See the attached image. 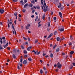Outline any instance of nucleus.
Wrapping results in <instances>:
<instances>
[{"instance_id": "nucleus-58", "label": "nucleus", "mask_w": 75, "mask_h": 75, "mask_svg": "<svg viewBox=\"0 0 75 75\" xmlns=\"http://www.w3.org/2000/svg\"><path fill=\"white\" fill-rule=\"evenodd\" d=\"M43 69L44 70H45V69H46V68L44 67H43Z\"/></svg>"}, {"instance_id": "nucleus-36", "label": "nucleus", "mask_w": 75, "mask_h": 75, "mask_svg": "<svg viewBox=\"0 0 75 75\" xmlns=\"http://www.w3.org/2000/svg\"><path fill=\"white\" fill-rule=\"evenodd\" d=\"M72 43H71V42H70L69 43V45H72Z\"/></svg>"}, {"instance_id": "nucleus-15", "label": "nucleus", "mask_w": 75, "mask_h": 75, "mask_svg": "<svg viewBox=\"0 0 75 75\" xmlns=\"http://www.w3.org/2000/svg\"><path fill=\"white\" fill-rule=\"evenodd\" d=\"M59 37H58L57 38V41H59Z\"/></svg>"}, {"instance_id": "nucleus-31", "label": "nucleus", "mask_w": 75, "mask_h": 75, "mask_svg": "<svg viewBox=\"0 0 75 75\" xmlns=\"http://www.w3.org/2000/svg\"><path fill=\"white\" fill-rule=\"evenodd\" d=\"M18 0H12V1H13V2H17V1Z\"/></svg>"}, {"instance_id": "nucleus-2", "label": "nucleus", "mask_w": 75, "mask_h": 75, "mask_svg": "<svg viewBox=\"0 0 75 75\" xmlns=\"http://www.w3.org/2000/svg\"><path fill=\"white\" fill-rule=\"evenodd\" d=\"M59 28L60 29H58L59 31H64V26H59Z\"/></svg>"}, {"instance_id": "nucleus-46", "label": "nucleus", "mask_w": 75, "mask_h": 75, "mask_svg": "<svg viewBox=\"0 0 75 75\" xmlns=\"http://www.w3.org/2000/svg\"><path fill=\"white\" fill-rule=\"evenodd\" d=\"M70 38H71V40H73V38H72V35H71L70 36Z\"/></svg>"}, {"instance_id": "nucleus-25", "label": "nucleus", "mask_w": 75, "mask_h": 75, "mask_svg": "<svg viewBox=\"0 0 75 75\" xmlns=\"http://www.w3.org/2000/svg\"><path fill=\"white\" fill-rule=\"evenodd\" d=\"M57 31H55L54 32V35H56V34H57Z\"/></svg>"}, {"instance_id": "nucleus-3", "label": "nucleus", "mask_w": 75, "mask_h": 75, "mask_svg": "<svg viewBox=\"0 0 75 75\" xmlns=\"http://www.w3.org/2000/svg\"><path fill=\"white\" fill-rule=\"evenodd\" d=\"M62 67V65L60 64V63L59 62H58L57 63V67L60 69V68H61V67Z\"/></svg>"}, {"instance_id": "nucleus-33", "label": "nucleus", "mask_w": 75, "mask_h": 75, "mask_svg": "<svg viewBox=\"0 0 75 75\" xmlns=\"http://www.w3.org/2000/svg\"><path fill=\"white\" fill-rule=\"evenodd\" d=\"M37 20H38V16H36V18L35 19V21H37Z\"/></svg>"}, {"instance_id": "nucleus-49", "label": "nucleus", "mask_w": 75, "mask_h": 75, "mask_svg": "<svg viewBox=\"0 0 75 75\" xmlns=\"http://www.w3.org/2000/svg\"><path fill=\"white\" fill-rule=\"evenodd\" d=\"M72 64H73V65H74V66H75V63H72Z\"/></svg>"}, {"instance_id": "nucleus-30", "label": "nucleus", "mask_w": 75, "mask_h": 75, "mask_svg": "<svg viewBox=\"0 0 75 75\" xmlns=\"http://www.w3.org/2000/svg\"><path fill=\"white\" fill-rule=\"evenodd\" d=\"M32 52H34L35 54L36 55V52H35V50H33L32 51Z\"/></svg>"}, {"instance_id": "nucleus-24", "label": "nucleus", "mask_w": 75, "mask_h": 75, "mask_svg": "<svg viewBox=\"0 0 75 75\" xmlns=\"http://www.w3.org/2000/svg\"><path fill=\"white\" fill-rule=\"evenodd\" d=\"M17 13L16 12L14 14V16H16V17H17Z\"/></svg>"}, {"instance_id": "nucleus-60", "label": "nucleus", "mask_w": 75, "mask_h": 75, "mask_svg": "<svg viewBox=\"0 0 75 75\" xmlns=\"http://www.w3.org/2000/svg\"><path fill=\"white\" fill-rule=\"evenodd\" d=\"M47 73H48V71H46L45 72V74H47Z\"/></svg>"}, {"instance_id": "nucleus-21", "label": "nucleus", "mask_w": 75, "mask_h": 75, "mask_svg": "<svg viewBox=\"0 0 75 75\" xmlns=\"http://www.w3.org/2000/svg\"><path fill=\"white\" fill-rule=\"evenodd\" d=\"M50 57H51V58L53 57V54H50Z\"/></svg>"}, {"instance_id": "nucleus-27", "label": "nucleus", "mask_w": 75, "mask_h": 75, "mask_svg": "<svg viewBox=\"0 0 75 75\" xmlns=\"http://www.w3.org/2000/svg\"><path fill=\"white\" fill-rule=\"evenodd\" d=\"M40 74H42V73H43V71H42V70L41 69L40 70Z\"/></svg>"}, {"instance_id": "nucleus-62", "label": "nucleus", "mask_w": 75, "mask_h": 75, "mask_svg": "<svg viewBox=\"0 0 75 75\" xmlns=\"http://www.w3.org/2000/svg\"><path fill=\"white\" fill-rule=\"evenodd\" d=\"M56 72H58V69H57L56 70Z\"/></svg>"}, {"instance_id": "nucleus-13", "label": "nucleus", "mask_w": 75, "mask_h": 75, "mask_svg": "<svg viewBox=\"0 0 75 75\" xmlns=\"http://www.w3.org/2000/svg\"><path fill=\"white\" fill-rule=\"evenodd\" d=\"M36 8H37V9H38H38H40V6H36Z\"/></svg>"}, {"instance_id": "nucleus-61", "label": "nucleus", "mask_w": 75, "mask_h": 75, "mask_svg": "<svg viewBox=\"0 0 75 75\" xmlns=\"http://www.w3.org/2000/svg\"><path fill=\"white\" fill-rule=\"evenodd\" d=\"M7 49L8 50H10V47H7Z\"/></svg>"}, {"instance_id": "nucleus-22", "label": "nucleus", "mask_w": 75, "mask_h": 75, "mask_svg": "<svg viewBox=\"0 0 75 75\" xmlns=\"http://www.w3.org/2000/svg\"><path fill=\"white\" fill-rule=\"evenodd\" d=\"M59 51V48H58L57 49L56 52H58V51Z\"/></svg>"}, {"instance_id": "nucleus-12", "label": "nucleus", "mask_w": 75, "mask_h": 75, "mask_svg": "<svg viewBox=\"0 0 75 75\" xmlns=\"http://www.w3.org/2000/svg\"><path fill=\"white\" fill-rule=\"evenodd\" d=\"M52 36V34L51 33V34L47 38H50V37H51V36Z\"/></svg>"}, {"instance_id": "nucleus-54", "label": "nucleus", "mask_w": 75, "mask_h": 75, "mask_svg": "<svg viewBox=\"0 0 75 75\" xmlns=\"http://www.w3.org/2000/svg\"><path fill=\"white\" fill-rule=\"evenodd\" d=\"M34 15H32V16H31V17H32V18H34Z\"/></svg>"}, {"instance_id": "nucleus-6", "label": "nucleus", "mask_w": 75, "mask_h": 75, "mask_svg": "<svg viewBox=\"0 0 75 75\" xmlns=\"http://www.w3.org/2000/svg\"><path fill=\"white\" fill-rule=\"evenodd\" d=\"M4 11L3 9H1L0 10V13H1V14H3L4 13Z\"/></svg>"}, {"instance_id": "nucleus-48", "label": "nucleus", "mask_w": 75, "mask_h": 75, "mask_svg": "<svg viewBox=\"0 0 75 75\" xmlns=\"http://www.w3.org/2000/svg\"><path fill=\"white\" fill-rule=\"evenodd\" d=\"M5 37H3L2 40H5Z\"/></svg>"}, {"instance_id": "nucleus-52", "label": "nucleus", "mask_w": 75, "mask_h": 75, "mask_svg": "<svg viewBox=\"0 0 75 75\" xmlns=\"http://www.w3.org/2000/svg\"><path fill=\"white\" fill-rule=\"evenodd\" d=\"M27 0H25L24 1L25 3H27Z\"/></svg>"}, {"instance_id": "nucleus-14", "label": "nucleus", "mask_w": 75, "mask_h": 75, "mask_svg": "<svg viewBox=\"0 0 75 75\" xmlns=\"http://www.w3.org/2000/svg\"><path fill=\"white\" fill-rule=\"evenodd\" d=\"M40 54V53L38 52V51H36V54L37 55H39Z\"/></svg>"}, {"instance_id": "nucleus-5", "label": "nucleus", "mask_w": 75, "mask_h": 75, "mask_svg": "<svg viewBox=\"0 0 75 75\" xmlns=\"http://www.w3.org/2000/svg\"><path fill=\"white\" fill-rule=\"evenodd\" d=\"M12 28L14 30L15 35H16V30H15V29H14V25H13V24H12Z\"/></svg>"}, {"instance_id": "nucleus-50", "label": "nucleus", "mask_w": 75, "mask_h": 75, "mask_svg": "<svg viewBox=\"0 0 75 75\" xmlns=\"http://www.w3.org/2000/svg\"><path fill=\"white\" fill-rule=\"evenodd\" d=\"M8 28H10V25H9V23H8Z\"/></svg>"}, {"instance_id": "nucleus-29", "label": "nucleus", "mask_w": 75, "mask_h": 75, "mask_svg": "<svg viewBox=\"0 0 75 75\" xmlns=\"http://www.w3.org/2000/svg\"><path fill=\"white\" fill-rule=\"evenodd\" d=\"M33 5L32 4H30L29 5L30 7H33Z\"/></svg>"}, {"instance_id": "nucleus-38", "label": "nucleus", "mask_w": 75, "mask_h": 75, "mask_svg": "<svg viewBox=\"0 0 75 75\" xmlns=\"http://www.w3.org/2000/svg\"><path fill=\"white\" fill-rule=\"evenodd\" d=\"M28 56L27 55H25L24 56V58H27V57Z\"/></svg>"}, {"instance_id": "nucleus-8", "label": "nucleus", "mask_w": 75, "mask_h": 75, "mask_svg": "<svg viewBox=\"0 0 75 75\" xmlns=\"http://www.w3.org/2000/svg\"><path fill=\"white\" fill-rule=\"evenodd\" d=\"M59 15L60 17L61 18H62V13H61V12H59Z\"/></svg>"}, {"instance_id": "nucleus-63", "label": "nucleus", "mask_w": 75, "mask_h": 75, "mask_svg": "<svg viewBox=\"0 0 75 75\" xmlns=\"http://www.w3.org/2000/svg\"><path fill=\"white\" fill-rule=\"evenodd\" d=\"M16 21H14V23H15V24H16Z\"/></svg>"}, {"instance_id": "nucleus-43", "label": "nucleus", "mask_w": 75, "mask_h": 75, "mask_svg": "<svg viewBox=\"0 0 75 75\" xmlns=\"http://www.w3.org/2000/svg\"><path fill=\"white\" fill-rule=\"evenodd\" d=\"M54 20H57V18H56V17H54Z\"/></svg>"}, {"instance_id": "nucleus-57", "label": "nucleus", "mask_w": 75, "mask_h": 75, "mask_svg": "<svg viewBox=\"0 0 75 75\" xmlns=\"http://www.w3.org/2000/svg\"><path fill=\"white\" fill-rule=\"evenodd\" d=\"M35 11V10H34L32 11V13H34Z\"/></svg>"}, {"instance_id": "nucleus-26", "label": "nucleus", "mask_w": 75, "mask_h": 75, "mask_svg": "<svg viewBox=\"0 0 75 75\" xmlns=\"http://www.w3.org/2000/svg\"><path fill=\"white\" fill-rule=\"evenodd\" d=\"M23 52L24 54H27V52L25 50H24Z\"/></svg>"}, {"instance_id": "nucleus-42", "label": "nucleus", "mask_w": 75, "mask_h": 75, "mask_svg": "<svg viewBox=\"0 0 75 75\" xmlns=\"http://www.w3.org/2000/svg\"><path fill=\"white\" fill-rule=\"evenodd\" d=\"M26 10L25 9H23V10L22 11L23 12H25V11Z\"/></svg>"}, {"instance_id": "nucleus-37", "label": "nucleus", "mask_w": 75, "mask_h": 75, "mask_svg": "<svg viewBox=\"0 0 75 75\" xmlns=\"http://www.w3.org/2000/svg\"><path fill=\"white\" fill-rule=\"evenodd\" d=\"M32 3H33V4L35 3V2L34 1H31Z\"/></svg>"}, {"instance_id": "nucleus-7", "label": "nucleus", "mask_w": 75, "mask_h": 75, "mask_svg": "<svg viewBox=\"0 0 75 75\" xmlns=\"http://www.w3.org/2000/svg\"><path fill=\"white\" fill-rule=\"evenodd\" d=\"M8 42H7L6 45L4 46V48H6L7 46H8Z\"/></svg>"}, {"instance_id": "nucleus-23", "label": "nucleus", "mask_w": 75, "mask_h": 75, "mask_svg": "<svg viewBox=\"0 0 75 75\" xmlns=\"http://www.w3.org/2000/svg\"><path fill=\"white\" fill-rule=\"evenodd\" d=\"M21 48L22 49H23H23H24V47L23 46V45H21Z\"/></svg>"}, {"instance_id": "nucleus-20", "label": "nucleus", "mask_w": 75, "mask_h": 75, "mask_svg": "<svg viewBox=\"0 0 75 75\" xmlns=\"http://www.w3.org/2000/svg\"><path fill=\"white\" fill-rule=\"evenodd\" d=\"M23 38L25 40H28V38H25L24 37H23Z\"/></svg>"}, {"instance_id": "nucleus-16", "label": "nucleus", "mask_w": 75, "mask_h": 75, "mask_svg": "<svg viewBox=\"0 0 75 75\" xmlns=\"http://www.w3.org/2000/svg\"><path fill=\"white\" fill-rule=\"evenodd\" d=\"M74 53V52L73 51H72L70 52V54H71V55H72V54H73Z\"/></svg>"}, {"instance_id": "nucleus-17", "label": "nucleus", "mask_w": 75, "mask_h": 75, "mask_svg": "<svg viewBox=\"0 0 75 75\" xmlns=\"http://www.w3.org/2000/svg\"><path fill=\"white\" fill-rule=\"evenodd\" d=\"M27 6H28V4H26L24 6V8H26V7H27Z\"/></svg>"}, {"instance_id": "nucleus-28", "label": "nucleus", "mask_w": 75, "mask_h": 75, "mask_svg": "<svg viewBox=\"0 0 75 75\" xmlns=\"http://www.w3.org/2000/svg\"><path fill=\"white\" fill-rule=\"evenodd\" d=\"M45 55H46V53H43V56H45Z\"/></svg>"}, {"instance_id": "nucleus-34", "label": "nucleus", "mask_w": 75, "mask_h": 75, "mask_svg": "<svg viewBox=\"0 0 75 75\" xmlns=\"http://www.w3.org/2000/svg\"><path fill=\"white\" fill-rule=\"evenodd\" d=\"M57 46V45H54V46H53V49H54V48H55V47H56V46Z\"/></svg>"}, {"instance_id": "nucleus-19", "label": "nucleus", "mask_w": 75, "mask_h": 75, "mask_svg": "<svg viewBox=\"0 0 75 75\" xmlns=\"http://www.w3.org/2000/svg\"><path fill=\"white\" fill-rule=\"evenodd\" d=\"M20 61L21 63H23V58H21L20 60Z\"/></svg>"}, {"instance_id": "nucleus-51", "label": "nucleus", "mask_w": 75, "mask_h": 75, "mask_svg": "<svg viewBox=\"0 0 75 75\" xmlns=\"http://www.w3.org/2000/svg\"><path fill=\"white\" fill-rule=\"evenodd\" d=\"M17 68L18 69H20V67H19V66H18Z\"/></svg>"}, {"instance_id": "nucleus-32", "label": "nucleus", "mask_w": 75, "mask_h": 75, "mask_svg": "<svg viewBox=\"0 0 75 75\" xmlns=\"http://www.w3.org/2000/svg\"><path fill=\"white\" fill-rule=\"evenodd\" d=\"M13 57L14 58H16V56H15L14 54H13Z\"/></svg>"}, {"instance_id": "nucleus-39", "label": "nucleus", "mask_w": 75, "mask_h": 75, "mask_svg": "<svg viewBox=\"0 0 75 75\" xmlns=\"http://www.w3.org/2000/svg\"><path fill=\"white\" fill-rule=\"evenodd\" d=\"M48 26L49 27H50V23H48Z\"/></svg>"}, {"instance_id": "nucleus-41", "label": "nucleus", "mask_w": 75, "mask_h": 75, "mask_svg": "<svg viewBox=\"0 0 75 75\" xmlns=\"http://www.w3.org/2000/svg\"><path fill=\"white\" fill-rule=\"evenodd\" d=\"M3 43H4V44H6V40H4L3 41Z\"/></svg>"}, {"instance_id": "nucleus-9", "label": "nucleus", "mask_w": 75, "mask_h": 75, "mask_svg": "<svg viewBox=\"0 0 75 75\" xmlns=\"http://www.w3.org/2000/svg\"><path fill=\"white\" fill-rule=\"evenodd\" d=\"M31 48H32V47H31V46L27 48V50H28V51H30V49H31Z\"/></svg>"}, {"instance_id": "nucleus-47", "label": "nucleus", "mask_w": 75, "mask_h": 75, "mask_svg": "<svg viewBox=\"0 0 75 75\" xmlns=\"http://www.w3.org/2000/svg\"><path fill=\"white\" fill-rule=\"evenodd\" d=\"M65 54V53H62V55H64Z\"/></svg>"}, {"instance_id": "nucleus-40", "label": "nucleus", "mask_w": 75, "mask_h": 75, "mask_svg": "<svg viewBox=\"0 0 75 75\" xmlns=\"http://www.w3.org/2000/svg\"><path fill=\"white\" fill-rule=\"evenodd\" d=\"M20 3H21L22 4L23 3V0H22L21 1H20Z\"/></svg>"}, {"instance_id": "nucleus-56", "label": "nucleus", "mask_w": 75, "mask_h": 75, "mask_svg": "<svg viewBox=\"0 0 75 75\" xmlns=\"http://www.w3.org/2000/svg\"><path fill=\"white\" fill-rule=\"evenodd\" d=\"M48 19L50 21V20H51V19H50V17H49L48 18Z\"/></svg>"}, {"instance_id": "nucleus-64", "label": "nucleus", "mask_w": 75, "mask_h": 75, "mask_svg": "<svg viewBox=\"0 0 75 75\" xmlns=\"http://www.w3.org/2000/svg\"><path fill=\"white\" fill-rule=\"evenodd\" d=\"M28 33H31V31L28 30Z\"/></svg>"}, {"instance_id": "nucleus-35", "label": "nucleus", "mask_w": 75, "mask_h": 75, "mask_svg": "<svg viewBox=\"0 0 75 75\" xmlns=\"http://www.w3.org/2000/svg\"><path fill=\"white\" fill-rule=\"evenodd\" d=\"M38 40H35V43H37V42H38Z\"/></svg>"}, {"instance_id": "nucleus-55", "label": "nucleus", "mask_w": 75, "mask_h": 75, "mask_svg": "<svg viewBox=\"0 0 75 75\" xmlns=\"http://www.w3.org/2000/svg\"><path fill=\"white\" fill-rule=\"evenodd\" d=\"M1 44H3V41H0Z\"/></svg>"}, {"instance_id": "nucleus-11", "label": "nucleus", "mask_w": 75, "mask_h": 75, "mask_svg": "<svg viewBox=\"0 0 75 75\" xmlns=\"http://www.w3.org/2000/svg\"><path fill=\"white\" fill-rule=\"evenodd\" d=\"M27 61L24 60L23 62V64H27Z\"/></svg>"}, {"instance_id": "nucleus-1", "label": "nucleus", "mask_w": 75, "mask_h": 75, "mask_svg": "<svg viewBox=\"0 0 75 75\" xmlns=\"http://www.w3.org/2000/svg\"><path fill=\"white\" fill-rule=\"evenodd\" d=\"M43 0H41V4L43 5V6H42V9H44V11L45 12V11H47V10H48V6H47L46 7V3H45V0L44 1L43 3L44 5L43 4V2H42V1Z\"/></svg>"}, {"instance_id": "nucleus-44", "label": "nucleus", "mask_w": 75, "mask_h": 75, "mask_svg": "<svg viewBox=\"0 0 75 75\" xmlns=\"http://www.w3.org/2000/svg\"><path fill=\"white\" fill-rule=\"evenodd\" d=\"M18 16L19 17H21V14H19Z\"/></svg>"}, {"instance_id": "nucleus-18", "label": "nucleus", "mask_w": 75, "mask_h": 75, "mask_svg": "<svg viewBox=\"0 0 75 75\" xmlns=\"http://www.w3.org/2000/svg\"><path fill=\"white\" fill-rule=\"evenodd\" d=\"M45 15H44L42 16V19L43 20H44V19H45Z\"/></svg>"}, {"instance_id": "nucleus-45", "label": "nucleus", "mask_w": 75, "mask_h": 75, "mask_svg": "<svg viewBox=\"0 0 75 75\" xmlns=\"http://www.w3.org/2000/svg\"><path fill=\"white\" fill-rule=\"evenodd\" d=\"M39 25L38 26V27H40L41 25V24H38Z\"/></svg>"}, {"instance_id": "nucleus-10", "label": "nucleus", "mask_w": 75, "mask_h": 75, "mask_svg": "<svg viewBox=\"0 0 75 75\" xmlns=\"http://www.w3.org/2000/svg\"><path fill=\"white\" fill-rule=\"evenodd\" d=\"M29 61H32V59H31V57H29L28 59Z\"/></svg>"}, {"instance_id": "nucleus-59", "label": "nucleus", "mask_w": 75, "mask_h": 75, "mask_svg": "<svg viewBox=\"0 0 75 75\" xmlns=\"http://www.w3.org/2000/svg\"><path fill=\"white\" fill-rule=\"evenodd\" d=\"M54 67H57V65L56 64H54Z\"/></svg>"}, {"instance_id": "nucleus-4", "label": "nucleus", "mask_w": 75, "mask_h": 75, "mask_svg": "<svg viewBox=\"0 0 75 75\" xmlns=\"http://www.w3.org/2000/svg\"><path fill=\"white\" fill-rule=\"evenodd\" d=\"M30 24H28L27 26H26V28L27 30H28V29H29V28H30Z\"/></svg>"}, {"instance_id": "nucleus-53", "label": "nucleus", "mask_w": 75, "mask_h": 75, "mask_svg": "<svg viewBox=\"0 0 75 75\" xmlns=\"http://www.w3.org/2000/svg\"><path fill=\"white\" fill-rule=\"evenodd\" d=\"M59 6L60 7H61V3H59Z\"/></svg>"}]
</instances>
